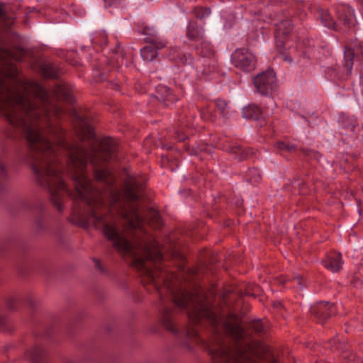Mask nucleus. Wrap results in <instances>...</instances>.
<instances>
[{
  "label": "nucleus",
  "mask_w": 363,
  "mask_h": 363,
  "mask_svg": "<svg viewBox=\"0 0 363 363\" xmlns=\"http://www.w3.org/2000/svg\"><path fill=\"white\" fill-rule=\"evenodd\" d=\"M120 50H121L120 44H118V45H117L116 48L114 49L113 52L117 54H121V57L123 58L125 56V54L123 53L122 52H121Z\"/></svg>",
  "instance_id": "ea45409f"
},
{
  "label": "nucleus",
  "mask_w": 363,
  "mask_h": 363,
  "mask_svg": "<svg viewBox=\"0 0 363 363\" xmlns=\"http://www.w3.org/2000/svg\"><path fill=\"white\" fill-rule=\"evenodd\" d=\"M363 6V0H357Z\"/></svg>",
  "instance_id": "a18cd8bd"
},
{
  "label": "nucleus",
  "mask_w": 363,
  "mask_h": 363,
  "mask_svg": "<svg viewBox=\"0 0 363 363\" xmlns=\"http://www.w3.org/2000/svg\"><path fill=\"white\" fill-rule=\"evenodd\" d=\"M6 330V320L4 316H0V331H5Z\"/></svg>",
  "instance_id": "f704fd0d"
},
{
  "label": "nucleus",
  "mask_w": 363,
  "mask_h": 363,
  "mask_svg": "<svg viewBox=\"0 0 363 363\" xmlns=\"http://www.w3.org/2000/svg\"><path fill=\"white\" fill-rule=\"evenodd\" d=\"M274 147L281 155L291 153L296 150V145L288 140H279L274 143Z\"/></svg>",
  "instance_id": "a211bd4d"
},
{
  "label": "nucleus",
  "mask_w": 363,
  "mask_h": 363,
  "mask_svg": "<svg viewBox=\"0 0 363 363\" xmlns=\"http://www.w3.org/2000/svg\"><path fill=\"white\" fill-rule=\"evenodd\" d=\"M169 57L172 60L182 65H191L193 61V57L190 53L180 52L176 48L170 49Z\"/></svg>",
  "instance_id": "4468645a"
},
{
  "label": "nucleus",
  "mask_w": 363,
  "mask_h": 363,
  "mask_svg": "<svg viewBox=\"0 0 363 363\" xmlns=\"http://www.w3.org/2000/svg\"><path fill=\"white\" fill-rule=\"evenodd\" d=\"M262 115V110L255 104H250L242 109V116L248 119L257 120Z\"/></svg>",
  "instance_id": "f3484780"
},
{
  "label": "nucleus",
  "mask_w": 363,
  "mask_h": 363,
  "mask_svg": "<svg viewBox=\"0 0 363 363\" xmlns=\"http://www.w3.org/2000/svg\"><path fill=\"white\" fill-rule=\"evenodd\" d=\"M253 83L257 92L264 96L269 95L277 87L276 74L272 69H267L254 77Z\"/></svg>",
  "instance_id": "20e7f679"
},
{
  "label": "nucleus",
  "mask_w": 363,
  "mask_h": 363,
  "mask_svg": "<svg viewBox=\"0 0 363 363\" xmlns=\"http://www.w3.org/2000/svg\"><path fill=\"white\" fill-rule=\"evenodd\" d=\"M17 303L18 301L16 298H11L8 299L6 305L10 310H14L16 308Z\"/></svg>",
  "instance_id": "2f4dec72"
},
{
  "label": "nucleus",
  "mask_w": 363,
  "mask_h": 363,
  "mask_svg": "<svg viewBox=\"0 0 363 363\" xmlns=\"http://www.w3.org/2000/svg\"><path fill=\"white\" fill-rule=\"evenodd\" d=\"M226 150L239 161L247 160L255 154L254 149L245 147L240 145H230Z\"/></svg>",
  "instance_id": "9d476101"
},
{
  "label": "nucleus",
  "mask_w": 363,
  "mask_h": 363,
  "mask_svg": "<svg viewBox=\"0 0 363 363\" xmlns=\"http://www.w3.org/2000/svg\"><path fill=\"white\" fill-rule=\"evenodd\" d=\"M8 169L2 160H0V191L3 189L4 183L8 180Z\"/></svg>",
  "instance_id": "a878e982"
},
{
  "label": "nucleus",
  "mask_w": 363,
  "mask_h": 363,
  "mask_svg": "<svg viewBox=\"0 0 363 363\" xmlns=\"http://www.w3.org/2000/svg\"><path fill=\"white\" fill-rule=\"evenodd\" d=\"M69 363H74V362H69Z\"/></svg>",
  "instance_id": "09e8293b"
},
{
  "label": "nucleus",
  "mask_w": 363,
  "mask_h": 363,
  "mask_svg": "<svg viewBox=\"0 0 363 363\" xmlns=\"http://www.w3.org/2000/svg\"><path fill=\"white\" fill-rule=\"evenodd\" d=\"M215 111L211 108L210 105L206 106L205 108L200 111L202 118L206 121H215L216 118V112H218L220 116L224 118L229 117V106L228 103L222 99L215 101Z\"/></svg>",
  "instance_id": "0eeeda50"
},
{
  "label": "nucleus",
  "mask_w": 363,
  "mask_h": 363,
  "mask_svg": "<svg viewBox=\"0 0 363 363\" xmlns=\"http://www.w3.org/2000/svg\"><path fill=\"white\" fill-rule=\"evenodd\" d=\"M188 125V123L183 121V118H180L178 120L177 126L174 130L173 137L175 140H177L178 141H184V140L188 138L186 135V130Z\"/></svg>",
  "instance_id": "aec40b11"
},
{
  "label": "nucleus",
  "mask_w": 363,
  "mask_h": 363,
  "mask_svg": "<svg viewBox=\"0 0 363 363\" xmlns=\"http://www.w3.org/2000/svg\"><path fill=\"white\" fill-rule=\"evenodd\" d=\"M361 350H362V347H361ZM362 350H363V345H362Z\"/></svg>",
  "instance_id": "de8ad7c7"
},
{
  "label": "nucleus",
  "mask_w": 363,
  "mask_h": 363,
  "mask_svg": "<svg viewBox=\"0 0 363 363\" xmlns=\"http://www.w3.org/2000/svg\"><path fill=\"white\" fill-rule=\"evenodd\" d=\"M291 281L294 284H296L298 286H299L301 288H303V286H304L303 284V279L301 277H294Z\"/></svg>",
  "instance_id": "c9c22d12"
},
{
  "label": "nucleus",
  "mask_w": 363,
  "mask_h": 363,
  "mask_svg": "<svg viewBox=\"0 0 363 363\" xmlns=\"http://www.w3.org/2000/svg\"><path fill=\"white\" fill-rule=\"evenodd\" d=\"M13 22L14 18L9 16L4 9V4H0V23L7 28L11 26Z\"/></svg>",
  "instance_id": "b1692460"
},
{
  "label": "nucleus",
  "mask_w": 363,
  "mask_h": 363,
  "mask_svg": "<svg viewBox=\"0 0 363 363\" xmlns=\"http://www.w3.org/2000/svg\"><path fill=\"white\" fill-rule=\"evenodd\" d=\"M276 37L280 38L283 35L289 36L292 30V23L290 19H285L277 24Z\"/></svg>",
  "instance_id": "6ab92c4d"
},
{
  "label": "nucleus",
  "mask_w": 363,
  "mask_h": 363,
  "mask_svg": "<svg viewBox=\"0 0 363 363\" xmlns=\"http://www.w3.org/2000/svg\"><path fill=\"white\" fill-rule=\"evenodd\" d=\"M57 92L62 95V96L65 101L69 103L72 101V96L70 94L69 90L67 87L63 85L59 86L57 87Z\"/></svg>",
  "instance_id": "c85d7f7f"
},
{
  "label": "nucleus",
  "mask_w": 363,
  "mask_h": 363,
  "mask_svg": "<svg viewBox=\"0 0 363 363\" xmlns=\"http://www.w3.org/2000/svg\"><path fill=\"white\" fill-rule=\"evenodd\" d=\"M335 313V306L326 301L315 303L311 307V313L318 323H323Z\"/></svg>",
  "instance_id": "6e6552de"
},
{
  "label": "nucleus",
  "mask_w": 363,
  "mask_h": 363,
  "mask_svg": "<svg viewBox=\"0 0 363 363\" xmlns=\"http://www.w3.org/2000/svg\"><path fill=\"white\" fill-rule=\"evenodd\" d=\"M274 36H276V33H274ZM287 38H288L287 36H284V35H283L282 37H280V38L275 37V45H276V47L279 52H284V44H285V41L287 39Z\"/></svg>",
  "instance_id": "c756f323"
},
{
  "label": "nucleus",
  "mask_w": 363,
  "mask_h": 363,
  "mask_svg": "<svg viewBox=\"0 0 363 363\" xmlns=\"http://www.w3.org/2000/svg\"><path fill=\"white\" fill-rule=\"evenodd\" d=\"M281 305V303L280 302H277V303H274V307H278V306H279Z\"/></svg>",
  "instance_id": "c03bdc74"
},
{
  "label": "nucleus",
  "mask_w": 363,
  "mask_h": 363,
  "mask_svg": "<svg viewBox=\"0 0 363 363\" xmlns=\"http://www.w3.org/2000/svg\"><path fill=\"white\" fill-rule=\"evenodd\" d=\"M297 186L298 188L300 194H307L308 191H307V189L306 187V184L303 182H298L297 183Z\"/></svg>",
  "instance_id": "72a5a7b5"
},
{
  "label": "nucleus",
  "mask_w": 363,
  "mask_h": 363,
  "mask_svg": "<svg viewBox=\"0 0 363 363\" xmlns=\"http://www.w3.org/2000/svg\"><path fill=\"white\" fill-rule=\"evenodd\" d=\"M343 357L344 358H347L348 359V361L350 362H357V363H362L361 361H359V359H358V357H357L356 354H353V353H351L350 354H347V353H345L343 354Z\"/></svg>",
  "instance_id": "473e14b6"
},
{
  "label": "nucleus",
  "mask_w": 363,
  "mask_h": 363,
  "mask_svg": "<svg viewBox=\"0 0 363 363\" xmlns=\"http://www.w3.org/2000/svg\"><path fill=\"white\" fill-rule=\"evenodd\" d=\"M36 225L38 229H42L43 228V220L41 219H38L36 220Z\"/></svg>",
  "instance_id": "a19ab883"
},
{
  "label": "nucleus",
  "mask_w": 363,
  "mask_h": 363,
  "mask_svg": "<svg viewBox=\"0 0 363 363\" xmlns=\"http://www.w3.org/2000/svg\"><path fill=\"white\" fill-rule=\"evenodd\" d=\"M199 59L196 65V70L198 74L208 76L217 68V61L215 58V51L209 42L202 40L196 46Z\"/></svg>",
  "instance_id": "7ed1b4c3"
},
{
  "label": "nucleus",
  "mask_w": 363,
  "mask_h": 363,
  "mask_svg": "<svg viewBox=\"0 0 363 363\" xmlns=\"http://www.w3.org/2000/svg\"><path fill=\"white\" fill-rule=\"evenodd\" d=\"M300 151L309 160H315L318 161L321 155L316 150L308 149V148H301Z\"/></svg>",
  "instance_id": "cd10ccee"
},
{
  "label": "nucleus",
  "mask_w": 363,
  "mask_h": 363,
  "mask_svg": "<svg viewBox=\"0 0 363 363\" xmlns=\"http://www.w3.org/2000/svg\"><path fill=\"white\" fill-rule=\"evenodd\" d=\"M317 18L320 19L322 23L330 29L337 31L346 30L354 25V15L350 8L339 6L336 9L337 20H333L328 10L319 9L317 11Z\"/></svg>",
  "instance_id": "f03ea898"
},
{
  "label": "nucleus",
  "mask_w": 363,
  "mask_h": 363,
  "mask_svg": "<svg viewBox=\"0 0 363 363\" xmlns=\"http://www.w3.org/2000/svg\"><path fill=\"white\" fill-rule=\"evenodd\" d=\"M102 40L101 42H99V40H97L96 38H94L93 39V43H96V44H104V45H106L107 43V36L105 35V34H102Z\"/></svg>",
  "instance_id": "4c0bfd02"
},
{
  "label": "nucleus",
  "mask_w": 363,
  "mask_h": 363,
  "mask_svg": "<svg viewBox=\"0 0 363 363\" xmlns=\"http://www.w3.org/2000/svg\"><path fill=\"white\" fill-rule=\"evenodd\" d=\"M183 147L185 152L190 155H198L199 152L203 150V147L201 146L196 145V143L191 140H189L188 143L184 142Z\"/></svg>",
  "instance_id": "5701e85b"
},
{
  "label": "nucleus",
  "mask_w": 363,
  "mask_h": 363,
  "mask_svg": "<svg viewBox=\"0 0 363 363\" xmlns=\"http://www.w3.org/2000/svg\"><path fill=\"white\" fill-rule=\"evenodd\" d=\"M359 127L354 117H346L342 120V130L341 134L351 135L359 130Z\"/></svg>",
  "instance_id": "dca6fc26"
},
{
  "label": "nucleus",
  "mask_w": 363,
  "mask_h": 363,
  "mask_svg": "<svg viewBox=\"0 0 363 363\" xmlns=\"http://www.w3.org/2000/svg\"><path fill=\"white\" fill-rule=\"evenodd\" d=\"M271 363H279V362L274 357H272Z\"/></svg>",
  "instance_id": "37998d69"
},
{
  "label": "nucleus",
  "mask_w": 363,
  "mask_h": 363,
  "mask_svg": "<svg viewBox=\"0 0 363 363\" xmlns=\"http://www.w3.org/2000/svg\"><path fill=\"white\" fill-rule=\"evenodd\" d=\"M250 328L257 335H262L267 333V326L261 320H255L250 322Z\"/></svg>",
  "instance_id": "393cba45"
},
{
  "label": "nucleus",
  "mask_w": 363,
  "mask_h": 363,
  "mask_svg": "<svg viewBox=\"0 0 363 363\" xmlns=\"http://www.w3.org/2000/svg\"><path fill=\"white\" fill-rule=\"evenodd\" d=\"M155 97L164 106H169L177 100V96L172 91L164 85H158L156 88Z\"/></svg>",
  "instance_id": "1a4fd4ad"
},
{
  "label": "nucleus",
  "mask_w": 363,
  "mask_h": 363,
  "mask_svg": "<svg viewBox=\"0 0 363 363\" xmlns=\"http://www.w3.org/2000/svg\"><path fill=\"white\" fill-rule=\"evenodd\" d=\"M329 343L330 344L333 343V345H331V347H330L331 350H339L340 348V344L336 339L330 340V342Z\"/></svg>",
  "instance_id": "e433bc0d"
},
{
  "label": "nucleus",
  "mask_w": 363,
  "mask_h": 363,
  "mask_svg": "<svg viewBox=\"0 0 363 363\" xmlns=\"http://www.w3.org/2000/svg\"><path fill=\"white\" fill-rule=\"evenodd\" d=\"M41 72L44 77L49 79L58 78V69L54 64L45 63L41 66Z\"/></svg>",
  "instance_id": "412c9836"
},
{
  "label": "nucleus",
  "mask_w": 363,
  "mask_h": 363,
  "mask_svg": "<svg viewBox=\"0 0 363 363\" xmlns=\"http://www.w3.org/2000/svg\"><path fill=\"white\" fill-rule=\"evenodd\" d=\"M250 178L251 182H259L261 179L260 175L257 173V169H252L249 170Z\"/></svg>",
  "instance_id": "7c9ffc66"
},
{
  "label": "nucleus",
  "mask_w": 363,
  "mask_h": 363,
  "mask_svg": "<svg viewBox=\"0 0 363 363\" xmlns=\"http://www.w3.org/2000/svg\"><path fill=\"white\" fill-rule=\"evenodd\" d=\"M193 13L197 18L203 19L210 15L211 9L208 7H195Z\"/></svg>",
  "instance_id": "bb28decb"
},
{
  "label": "nucleus",
  "mask_w": 363,
  "mask_h": 363,
  "mask_svg": "<svg viewBox=\"0 0 363 363\" xmlns=\"http://www.w3.org/2000/svg\"><path fill=\"white\" fill-rule=\"evenodd\" d=\"M140 55L146 61H152L157 55V51L153 45H147L141 49Z\"/></svg>",
  "instance_id": "4be33fe9"
},
{
  "label": "nucleus",
  "mask_w": 363,
  "mask_h": 363,
  "mask_svg": "<svg viewBox=\"0 0 363 363\" xmlns=\"http://www.w3.org/2000/svg\"><path fill=\"white\" fill-rule=\"evenodd\" d=\"M95 264H96V267L99 270L102 271V268H101V263H100L99 260H95Z\"/></svg>",
  "instance_id": "79ce46f5"
},
{
  "label": "nucleus",
  "mask_w": 363,
  "mask_h": 363,
  "mask_svg": "<svg viewBox=\"0 0 363 363\" xmlns=\"http://www.w3.org/2000/svg\"><path fill=\"white\" fill-rule=\"evenodd\" d=\"M351 284L354 285V286L357 287L361 284V280L358 277H353L351 280Z\"/></svg>",
  "instance_id": "58836bf2"
},
{
  "label": "nucleus",
  "mask_w": 363,
  "mask_h": 363,
  "mask_svg": "<svg viewBox=\"0 0 363 363\" xmlns=\"http://www.w3.org/2000/svg\"><path fill=\"white\" fill-rule=\"evenodd\" d=\"M324 267L333 272H338L341 267V255L339 252H331L323 261Z\"/></svg>",
  "instance_id": "f8f14e48"
},
{
  "label": "nucleus",
  "mask_w": 363,
  "mask_h": 363,
  "mask_svg": "<svg viewBox=\"0 0 363 363\" xmlns=\"http://www.w3.org/2000/svg\"><path fill=\"white\" fill-rule=\"evenodd\" d=\"M115 86H116L115 89H117L118 86V84H116Z\"/></svg>",
  "instance_id": "49530a36"
},
{
  "label": "nucleus",
  "mask_w": 363,
  "mask_h": 363,
  "mask_svg": "<svg viewBox=\"0 0 363 363\" xmlns=\"http://www.w3.org/2000/svg\"><path fill=\"white\" fill-rule=\"evenodd\" d=\"M354 56H356L357 60L363 63V43H359L353 50L346 48L344 52V58L340 68L347 75L351 74Z\"/></svg>",
  "instance_id": "423d86ee"
},
{
  "label": "nucleus",
  "mask_w": 363,
  "mask_h": 363,
  "mask_svg": "<svg viewBox=\"0 0 363 363\" xmlns=\"http://www.w3.org/2000/svg\"><path fill=\"white\" fill-rule=\"evenodd\" d=\"M62 111L51 103L47 90L35 82L13 77V130L27 141L21 160L29 164L59 212L63 194L73 199L70 220L84 228L93 224L120 253L129 255L149 292L160 296V321L174 335L207 345L213 362H257L238 316L226 317L199 286L187 289L162 267L160 244L150 234L162 225L159 213L148 208L143 218L138 201L145 182L128 177L123 199L107 164L117 159L118 145L105 138L99 148L82 142L95 133L86 118H79V142L69 143L58 123Z\"/></svg>",
  "instance_id": "f257e3e1"
},
{
  "label": "nucleus",
  "mask_w": 363,
  "mask_h": 363,
  "mask_svg": "<svg viewBox=\"0 0 363 363\" xmlns=\"http://www.w3.org/2000/svg\"><path fill=\"white\" fill-rule=\"evenodd\" d=\"M26 357L32 363H44L47 357V351L42 345L36 344L27 350Z\"/></svg>",
  "instance_id": "9b49d317"
},
{
  "label": "nucleus",
  "mask_w": 363,
  "mask_h": 363,
  "mask_svg": "<svg viewBox=\"0 0 363 363\" xmlns=\"http://www.w3.org/2000/svg\"><path fill=\"white\" fill-rule=\"evenodd\" d=\"M204 34L203 28L196 21H190L186 28V37L192 41L200 40Z\"/></svg>",
  "instance_id": "ddd939ff"
},
{
  "label": "nucleus",
  "mask_w": 363,
  "mask_h": 363,
  "mask_svg": "<svg viewBox=\"0 0 363 363\" xmlns=\"http://www.w3.org/2000/svg\"><path fill=\"white\" fill-rule=\"evenodd\" d=\"M143 33L144 35H148L149 37L145 38V42L150 43V45H153L155 48L156 50H160L166 46V42L164 40H160L156 35H153L152 34V29L147 27H145L143 28Z\"/></svg>",
  "instance_id": "2eb2a0df"
},
{
  "label": "nucleus",
  "mask_w": 363,
  "mask_h": 363,
  "mask_svg": "<svg viewBox=\"0 0 363 363\" xmlns=\"http://www.w3.org/2000/svg\"><path fill=\"white\" fill-rule=\"evenodd\" d=\"M256 62L255 55L245 48L237 49L232 55V62L234 66L246 72L255 69Z\"/></svg>",
  "instance_id": "39448f33"
}]
</instances>
